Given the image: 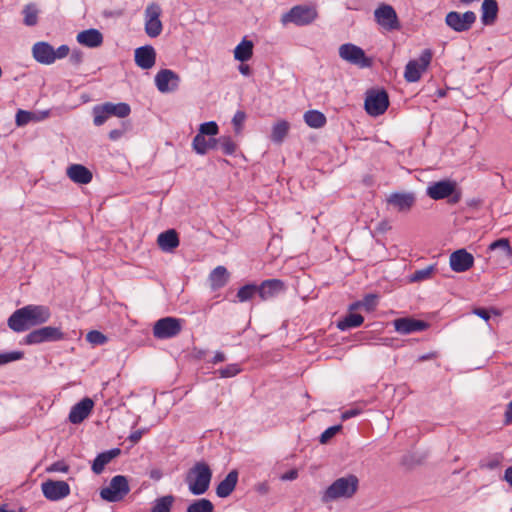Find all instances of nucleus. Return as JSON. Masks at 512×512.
<instances>
[{"instance_id": "nucleus-63", "label": "nucleus", "mask_w": 512, "mask_h": 512, "mask_svg": "<svg viewBox=\"0 0 512 512\" xmlns=\"http://www.w3.org/2000/svg\"><path fill=\"white\" fill-rule=\"evenodd\" d=\"M505 423L506 424L512 423V401L508 404L506 411H505Z\"/></svg>"}, {"instance_id": "nucleus-11", "label": "nucleus", "mask_w": 512, "mask_h": 512, "mask_svg": "<svg viewBox=\"0 0 512 512\" xmlns=\"http://www.w3.org/2000/svg\"><path fill=\"white\" fill-rule=\"evenodd\" d=\"M389 106V97L385 90H370L365 99V110L371 116L384 114Z\"/></svg>"}, {"instance_id": "nucleus-55", "label": "nucleus", "mask_w": 512, "mask_h": 512, "mask_svg": "<svg viewBox=\"0 0 512 512\" xmlns=\"http://www.w3.org/2000/svg\"><path fill=\"white\" fill-rule=\"evenodd\" d=\"M69 60L73 65L78 66L83 61V53L80 50H73Z\"/></svg>"}, {"instance_id": "nucleus-2", "label": "nucleus", "mask_w": 512, "mask_h": 512, "mask_svg": "<svg viewBox=\"0 0 512 512\" xmlns=\"http://www.w3.org/2000/svg\"><path fill=\"white\" fill-rule=\"evenodd\" d=\"M359 488V479L354 474H347L333 481L323 492L321 500L324 503L338 499L352 498Z\"/></svg>"}, {"instance_id": "nucleus-22", "label": "nucleus", "mask_w": 512, "mask_h": 512, "mask_svg": "<svg viewBox=\"0 0 512 512\" xmlns=\"http://www.w3.org/2000/svg\"><path fill=\"white\" fill-rule=\"evenodd\" d=\"M135 63L142 69H150L155 65L156 52L151 45H145L135 50Z\"/></svg>"}, {"instance_id": "nucleus-14", "label": "nucleus", "mask_w": 512, "mask_h": 512, "mask_svg": "<svg viewBox=\"0 0 512 512\" xmlns=\"http://www.w3.org/2000/svg\"><path fill=\"white\" fill-rule=\"evenodd\" d=\"M376 22L385 30L393 31L400 28V23L396 11L391 5L381 4L375 11Z\"/></svg>"}, {"instance_id": "nucleus-4", "label": "nucleus", "mask_w": 512, "mask_h": 512, "mask_svg": "<svg viewBox=\"0 0 512 512\" xmlns=\"http://www.w3.org/2000/svg\"><path fill=\"white\" fill-rule=\"evenodd\" d=\"M317 18V11L313 7L305 5H296L281 17V23L287 25L293 23L297 26H306L311 24Z\"/></svg>"}, {"instance_id": "nucleus-33", "label": "nucleus", "mask_w": 512, "mask_h": 512, "mask_svg": "<svg viewBox=\"0 0 512 512\" xmlns=\"http://www.w3.org/2000/svg\"><path fill=\"white\" fill-rule=\"evenodd\" d=\"M289 129L290 124L285 120H281L275 123L272 127V132L270 136L272 142L276 144H281L288 135Z\"/></svg>"}, {"instance_id": "nucleus-48", "label": "nucleus", "mask_w": 512, "mask_h": 512, "mask_svg": "<svg viewBox=\"0 0 512 512\" xmlns=\"http://www.w3.org/2000/svg\"><path fill=\"white\" fill-rule=\"evenodd\" d=\"M86 339L89 343L94 345H102L107 342V337L97 330H92L87 333Z\"/></svg>"}, {"instance_id": "nucleus-49", "label": "nucleus", "mask_w": 512, "mask_h": 512, "mask_svg": "<svg viewBox=\"0 0 512 512\" xmlns=\"http://www.w3.org/2000/svg\"><path fill=\"white\" fill-rule=\"evenodd\" d=\"M240 371L238 364H229L225 368L219 369L218 373L222 378H230L236 376Z\"/></svg>"}, {"instance_id": "nucleus-47", "label": "nucleus", "mask_w": 512, "mask_h": 512, "mask_svg": "<svg viewBox=\"0 0 512 512\" xmlns=\"http://www.w3.org/2000/svg\"><path fill=\"white\" fill-rule=\"evenodd\" d=\"M24 357V353L22 351H11L0 353V366L5 365L7 363L20 360Z\"/></svg>"}, {"instance_id": "nucleus-16", "label": "nucleus", "mask_w": 512, "mask_h": 512, "mask_svg": "<svg viewBox=\"0 0 512 512\" xmlns=\"http://www.w3.org/2000/svg\"><path fill=\"white\" fill-rule=\"evenodd\" d=\"M180 84L179 75L170 69H162L155 76V85L161 93L176 91Z\"/></svg>"}, {"instance_id": "nucleus-5", "label": "nucleus", "mask_w": 512, "mask_h": 512, "mask_svg": "<svg viewBox=\"0 0 512 512\" xmlns=\"http://www.w3.org/2000/svg\"><path fill=\"white\" fill-rule=\"evenodd\" d=\"M130 487L128 480L123 475L114 476L109 485L100 491V496L108 502H119L129 493Z\"/></svg>"}, {"instance_id": "nucleus-60", "label": "nucleus", "mask_w": 512, "mask_h": 512, "mask_svg": "<svg viewBox=\"0 0 512 512\" xmlns=\"http://www.w3.org/2000/svg\"><path fill=\"white\" fill-rule=\"evenodd\" d=\"M473 313L485 321H488L490 319V313L487 309L476 308V309H474Z\"/></svg>"}, {"instance_id": "nucleus-19", "label": "nucleus", "mask_w": 512, "mask_h": 512, "mask_svg": "<svg viewBox=\"0 0 512 512\" xmlns=\"http://www.w3.org/2000/svg\"><path fill=\"white\" fill-rule=\"evenodd\" d=\"M94 406L92 399L86 397L72 406L68 419L72 424L83 422L91 413Z\"/></svg>"}, {"instance_id": "nucleus-38", "label": "nucleus", "mask_w": 512, "mask_h": 512, "mask_svg": "<svg viewBox=\"0 0 512 512\" xmlns=\"http://www.w3.org/2000/svg\"><path fill=\"white\" fill-rule=\"evenodd\" d=\"M187 512H214V505L209 499H197L187 507Z\"/></svg>"}, {"instance_id": "nucleus-57", "label": "nucleus", "mask_w": 512, "mask_h": 512, "mask_svg": "<svg viewBox=\"0 0 512 512\" xmlns=\"http://www.w3.org/2000/svg\"><path fill=\"white\" fill-rule=\"evenodd\" d=\"M125 131H126L125 127L113 129L109 132V139L112 141H116L124 135Z\"/></svg>"}, {"instance_id": "nucleus-24", "label": "nucleus", "mask_w": 512, "mask_h": 512, "mask_svg": "<svg viewBox=\"0 0 512 512\" xmlns=\"http://www.w3.org/2000/svg\"><path fill=\"white\" fill-rule=\"evenodd\" d=\"M67 176L77 184H88L92 180L91 171L81 164H72L67 168Z\"/></svg>"}, {"instance_id": "nucleus-6", "label": "nucleus", "mask_w": 512, "mask_h": 512, "mask_svg": "<svg viewBox=\"0 0 512 512\" xmlns=\"http://www.w3.org/2000/svg\"><path fill=\"white\" fill-rule=\"evenodd\" d=\"M427 195L433 200H441L451 196V203H458L461 194L456 191V183L450 180H441L431 183L426 190Z\"/></svg>"}, {"instance_id": "nucleus-10", "label": "nucleus", "mask_w": 512, "mask_h": 512, "mask_svg": "<svg viewBox=\"0 0 512 512\" xmlns=\"http://www.w3.org/2000/svg\"><path fill=\"white\" fill-rule=\"evenodd\" d=\"M183 320L164 317L155 322L153 335L157 339H169L177 336L182 330Z\"/></svg>"}, {"instance_id": "nucleus-9", "label": "nucleus", "mask_w": 512, "mask_h": 512, "mask_svg": "<svg viewBox=\"0 0 512 512\" xmlns=\"http://www.w3.org/2000/svg\"><path fill=\"white\" fill-rule=\"evenodd\" d=\"M62 339H64V333L61 328L45 326L28 333L24 338V343L27 345H36L45 342H56Z\"/></svg>"}, {"instance_id": "nucleus-43", "label": "nucleus", "mask_w": 512, "mask_h": 512, "mask_svg": "<svg viewBox=\"0 0 512 512\" xmlns=\"http://www.w3.org/2000/svg\"><path fill=\"white\" fill-rule=\"evenodd\" d=\"M104 107L102 104L96 105L92 109V113L94 116L93 123L95 126L103 125L111 116L109 113L104 111Z\"/></svg>"}, {"instance_id": "nucleus-62", "label": "nucleus", "mask_w": 512, "mask_h": 512, "mask_svg": "<svg viewBox=\"0 0 512 512\" xmlns=\"http://www.w3.org/2000/svg\"><path fill=\"white\" fill-rule=\"evenodd\" d=\"M255 490L262 495H265L269 492V485L267 482H261L255 485Z\"/></svg>"}, {"instance_id": "nucleus-12", "label": "nucleus", "mask_w": 512, "mask_h": 512, "mask_svg": "<svg viewBox=\"0 0 512 512\" xmlns=\"http://www.w3.org/2000/svg\"><path fill=\"white\" fill-rule=\"evenodd\" d=\"M161 12V7L155 2L150 3L145 9V32L151 38L159 36L162 32Z\"/></svg>"}, {"instance_id": "nucleus-7", "label": "nucleus", "mask_w": 512, "mask_h": 512, "mask_svg": "<svg viewBox=\"0 0 512 512\" xmlns=\"http://www.w3.org/2000/svg\"><path fill=\"white\" fill-rule=\"evenodd\" d=\"M338 53L341 59L360 68L372 66V59L367 57L364 50L355 44H342L338 49Z\"/></svg>"}, {"instance_id": "nucleus-61", "label": "nucleus", "mask_w": 512, "mask_h": 512, "mask_svg": "<svg viewBox=\"0 0 512 512\" xmlns=\"http://www.w3.org/2000/svg\"><path fill=\"white\" fill-rule=\"evenodd\" d=\"M143 433L144 430H136L129 435L128 439L131 443L136 444L141 439Z\"/></svg>"}, {"instance_id": "nucleus-34", "label": "nucleus", "mask_w": 512, "mask_h": 512, "mask_svg": "<svg viewBox=\"0 0 512 512\" xmlns=\"http://www.w3.org/2000/svg\"><path fill=\"white\" fill-rule=\"evenodd\" d=\"M304 121L309 127L318 129L326 124V117L318 110H309L304 113Z\"/></svg>"}, {"instance_id": "nucleus-41", "label": "nucleus", "mask_w": 512, "mask_h": 512, "mask_svg": "<svg viewBox=\"0 0 512 512\" xmlns=\"http://www.w3.org/2000/svg\"><path fill=\"white\" fill-rule=\"evenodd\" d=\"M503 460V456L500 453L493 454L485 459H482L479 463L480 469L494 470L500 466Z\"/></svg>"}, {"instance_id": "nucleus-31", "label": "nucleus", "mask_w": 512, "mask_h": 512, "mask_svg": "<svg viewBox=\"0 0 512 512\" xmlns=\"http://www.w3.org/2000/svg\"><path fill=\"white\" fill-rule=\"evenodd\" d=\"M104 107V111L109 113L110 116H116L118 118H125L127 117L130 112V106L127 103L120 102V103H112V102H106L102 104Z\"/></svg>"}, {"instance_id": "nucleus-44", "label": "nucleus", "mask_w": 512, "mask_h": 512, "mask_svg": "<svg viewBox=\"0 0 512 512\" xmlns=\"http://www.w3.org/2000/svg\"><path fill=\"white\" fill-rule=\"evenodd\" d=\"M219 132V127L216 122L209 121L202 123L199 127V131L196 135H202V137H214Z\"/></svg>"}, {"instance_id": "nucleus-46", "label": "nucleus", "mask_w": 512, "mask_h": 512, "mask_svg": "<svg viewBox=\"0 0 512 512\" xmlns=\"http://www.w3.org/2000/svg\"><path fill=\"white\" fill-rule=\"evenodd\" d=\"M490 250H496L499 249L503 252V254L507 257H510L512 255V248L510 246V243L508 239L501 238L494 242H492L489 246Z\"/></svg>"}, {"instance_id": "nucleus-52", "label": "nucleus", "mask_w": 512, "mask_h": 512, "mask_svg": "<svg viewBox=\"0 0 512 512\" xmlns=\"http://www.w3.org/2000/svg\"><path fill=\"white\" fill-rule=\"evenodd\" d=\"M246 114L244 111H237L232 119V124L234 126L235 132L240 133L243 123L245 122Z\"/></svg>"}, {"instance_id": "nucleus-29", "label": "nucleus", "mask_w": 512, "mask_h": 512, "mask_svg": "<svg viewBox=\"0 0 512 512\" xmlns=\"http://www.w3.org/2000/svg\"><path fill=\"white\" fill-rule=\"evenodd\" d=\"M415 202L412 193H394L388 198V203L395 206L399 211L409 210Z\"/></svg>"}, {"instance_id": "nucleus-21", "label": "nucleus", "mask_w": 512, "mask_h": 512, "mask_svg": "<svg viewBox=\"0 0 512 512\" xmlns=\"http://www.w3.org/2000/svg\"><path fill=\"white\" fill-rule=\"evenodd\" d=\"M257 287L258 294L262 300L276 297L285 290L284 282L279 279L265 280Z\"/></svg>"}, {"instance_id": "nucleus-45", "label": "nucleus", "mask_w": 512, "mask_h": 512, "mask_svg": "<svg viewBox=\"0 0 512 512\" xmlns=\"http://www.w3.org/2000/svg\"><path fill=\"white\" fill-rule=\"evenodd\" d=\"M435 267L433 265H429L423 269L416 270L411 276V282H421L427 280L431 277L434 272Z\"/></svg>"}, {"instance_id": "nucleus-40", "label": "nucleus", "mask_w": 512, "mask_h": 512, "mask_svg": "<svg viewBox=\"0 0 512 512\" xmlns=\"http://www.w3.org/2000/svg\"><path fill=\"white\" fill-rule=\"evenodd\" d=\"M217 142L218 149H220L225 155H233L236 152L237 144L230 136H221L217 138Z\"/></svg>"}, {"instance_id": "nucleus-20", "label": "nucleus", "mask_w": 512, "mask_h": 512, "mask_svg": "<svg viewBox=\"0 0 512 512\" xmlns=\"http://www.w3.org/2000/svg\"><path fill=\"white\" fill-rule=\"evenodd\" d=\"M32 54L41 64L50 65L55 62V49L47 42L41 41L33 45Z\"/></svg>"}, {"instance_id": "nucleus-28", "label": "nucleus", "mask_w": 512, "mask_h": 512, "mask_svg": "<svg viewBox=\"0 0 512 512\" xmlns=\"http://www.w3.org/2000/svg\"><path fill=\"white\" fill-rule=\"evenodd\" d=\"M159 247L165 252H171L179 245L177 232L173 229L159 234L157 238Z\"/></svg>"}, {"instance_id": "nucleus-37", "label": "nucleus", "mask_w": 512, "mask_h": 512, "mask_svg": "<svg viewBox=\"0 0 512 512\" xmlns=\"http://www.w3.org/2000/svg\"><path fill=\"white\" fill-rule=\"evenodd\" d=\"M174 501L175 497L173 495H166L157 498L153 502L150 512H170Z\"/></svg>"}, {"instance_id": "nucleus-15", "label": "nucleus", "mask_w": 512, "mask_h": 512, "mask_svg": "<svg viewBox=\"0 0 512 512\" xmlns=\"http://www.w3.org/2000/svg\"><path fill=\"white\" fill-rule=\"evenodd\" d=\"M43 495L51 501H58L70 494V486L65 481L47 480L41 484Z\"/></svg>"}, {"instance_id": "nucleus-59", "label": "nucleus", "mask_w": 512, "mask_h": 512, "mask_svg": "<svg viewBox=\"0 0 512 512\" xmlns=\"http://www.w3.org/2000/svg\"><path fill=\"white\" fill-rule=\"evenodd\" d=\"M298 477V471L296 469L289 470L288 472L281 475L280 479L282 481H291L295 480Z\"/></svg>"}, {"instance_id": "nucleus-27", "label": "nucleus", "mask_w": 512, "mask_h": 512, "mask_svg": "<svg viewBox=\"0 0 512 512\" xmlns=\"http://www.w3.org/2000/svg\"><path fill=\"white\" fill-rule=\"evenodd\" d=\"M192 148L197 154L205 155L210 149H218L217 138L195 135L192 141Z\"/></svg>"}, {"instance_id": "nucleus-53", "label": "nucleus", "mask_w": 512, "mask_h": 512, "mask_svg": "<svg viewBox=\"0 0 512 512\" xmlns=\"http://www.w3.org/2000/svg\"><path fill=\"white\" fill-rule=\"evenodd\" d=\"M33 118V113L19 110L16 114V124L18 126L26 125Z\"/></svg>"}, {"instance_id": "nucleus-36", "label": "nucleus", "mask_w": 512, "mask_h": 512, "mask_svg": "<svg viewBox=\"0 0 512 512\" xmlns=\"http://www.w3.org/2000/svg\"><path fill=\"white\" fill-rule=\"evenodd\" d=\"M364 321L362 315L357 313H349L342 320L338 321L337 327L338 329L345 331L350 328L359 327Z\"/></svg>"}, {"instance_id": "nucleus-54", "label": "nucleus", "mask_w": 512, "mask_h": 512, "mask_svg": "<svg viewBox=\"0 0 512 512\" xmlns=\"http://www.w3.org/2000/svg\"><path fill=\"white\" fill-rule=\"evenodd\" d=\"M47 471L48 472H62V473H67L69 471V466L63 462V461H57L53 464H51L48 468H47Z\"/></svg>"}, {"instance_id": "nucleus-56", "label": "nucleus", "mask_w": 512, "mask_h": 512, "mask_svg": "<svg viewBox=\"0 0 512 512\" xmlns=\"http://www.w3.org/2000/svg\"><path fill=\"white\" fill-rule=\"evenodd\" d=\"M69 52L70 48L68 45L64 44L59 46L57 50H55V60L65 58L66 56H68Z\"/></svg>"}, {"instance_id": "nucleus-35", "label": "nucleus", "mask_w": 512, "mask_h": 512, "mask_svg": "<svg viewBox=\"0 0 512 512\" xmlns=\"http://www.w3.org/2000/svg\"><path fill=\"white\" fill-rule=\"evenodd\" d=\"M211 285L214 289L223 287L228 281V271L224 266H217L210 274Z\"/></svg>"}, {"instance_id": "nucleus-17", "label": "nucleus", "mask_w": 512, "mask_h": 512, "mask_svg": "<svg viewBox=\"0 0 512 512\" xmlns=\"http://www.w3.org/2000/svg\"><path fill=\"white\" fill-rule=\"evenodd\" d=\"M393 325L396 332L402 335L424 331L429 327L427 322L410 317L398 318L393 321Z\"/></svg>"}, {"instance_id": "nucleus-58", "label": "nucleus", "mask_w": 512, "mask_h": 512, "mask_svg": "<svg viewBox=\"0 0 512 512\" xmlns=\"http://www.w3.org/2000/svg\"><path fill=\"white\" fill-rule=\"evenodd\" d=\"M359 414H360V410L359 409H357V408L349 409V410H346L345 412H343L341 414V419L343 421H345V420H348V419H350L352 417H355V416H357Z\"/></svg>"}, {"instance_id": "nucleus-3", "label": "nucleus", "mask_w": 512, "mask_h": 512, "mask_svg": "<svg viewBox=\"0 0 512 512\" xmlns=\"http://www.w3.org/2000/svg\"><path fill=\"white\" fill-rule=\"evenodd\" d=\"M212 470L204 461L196 462L186 474V483L193 495L204 494L210 486Z\"/></svg>"}, {"instance_id": "nucleus-39", "label": "nucleus", "mask_w": 512, "mask_h": 512, "mask_svg": "<svg viewBox=\"0 0 512 512\" xmlns=\"http://www.w3.org/2000/svg\"><path fill=\"white\" fill-rule=\"evenodd\" d=\"M24 15V24L27 26H35L38 22L39 10L34 3L27 4L22 11Z\"/></svg>"}, {"instance_id": "nucleus-42", "label": "nucleus", "mask_w": 512, "mask_h": 512, "mask_svg": "<svg viewBox=\"0 0 512 512\" xmlns=\"http://www.w3.org/2000/svg\"><path fill=\"white\" fill-rule=\"evenodd\" d=\"M256 293H258V287L254 284H247L242 286L237 292V298L240 302H246L250 300Z\"/></svg>"}, {"instance_id": "nucleus-51", "label": "nucleus", "mask_w": 512, "mask_h": 512, "mask_svg": "<svg viewBox=\"0 0 512 512\" xmlns=\"http://www.w3.org/2000/svg\"><path fill=\"white\" fill-rule=\"evenodd\" d=\"M378 296L375 294L366 295L362 301H359V304H362L367 311L373 310L377 305Z\"/></svg>"}, {"instance_id": "nucleus-23", "label": "nucleus", "mask_w": 512, "mask_h": 512, "mask_svg": "<svg viewBox=\"0 0 512 512\" xmlns=\"http://www.w3.org/2000/svg\"><path fill=\"white\" fill-rule=\"evenodd\" d=\"M76 39L79 44L88 48H96L101 46L103 43L102 33L94 28L79 32Z\"/></svg>"}, {"instance_id": "nucleus-30", "label": "nucleus", "mask_w": 512, "mask_h": 512, "mask_svg": "<svg viewBox=\"0 0 512 512\" xmlns=\"http://www.w3.org/2000/svg\"><path fill=\"white\" fill-rule=\"evenodd\" d=\"M482 17L481 20L484 25L493 24L497 18L498 4L496 0H484L482 3Z\"/></svg>"}, {"instance_id": "nucleus-1", "label": "nucleus", "mask_w": 512, "mask_h": 512, "mask_svg": "<svg viewBox=\"0 0 512 512\" xmlns=\"http://www.w3.org/2000/svg\"><path fill=\"white\" fill-rule=\"evenodd\" d=\"M50 317L49 307L29 304L15 310L8 318L7 324L11 330L19 333L48 322Z\"/></svg>"}, {"instance_id": "nucleus-32", "label": "nucleus", "mask_w": 512, "mask_h": 512, "mask_svg": "<svg viewBox=\"0 0 512 512\" xmlns=\"http://www.w3.org/2000/svg\"><path fill=\"white\" fill-rule=\"evenodd\" d=\"M253 55V43L243 39L234 50V58L240 62L248 61Z\"/></svg>"}, {"instance_id": "nucleus-13", "label": "nucleus", "mask_w": 512, "mask_h": 512, "mask_svg": "<svg viewBox=\"0 0 512 512\" xmlns=\"http://www.w3.org/2000/svg\"><path fill=\"white\" fill-rule=\"evenodd\" d=\"M476 21V14L473 11L459 13L449 12L445 17V23L456 32L468 31Z\"/></svg>"}, {"instance_id": "nucleus-64", "label": "nucleus", "mask_w": 512, "mask_h": 512, "mask_svg": "<svg viewBox=\"0 0 512 512\" xmlns=\"http://www.w3.org/2000/svg\"><path fill=\"white\" fill-rule=\"evenodd\" d=\"M503 480L512 487V465L505 470Z\"/></svg>"}, {"instance_id": "nucleus-25", "label": "nucleus", "mask_w": 512, "mask_h": 512, "mask_svg": "<svg viewBox=\"0 0 512 512\" xmlns=\"http://www.w3.org/2000/svg\"><path fill=\"white\" fill-rule=\"evenodd\" d=\"M237 482L238 471L234 469L217 485L216 495L220 498L228 497L234 491Z\"/></svg>"}, {"instance_id": "nucleus-18", "label": "nucleus", "mask_w": 512, "mask_h": 512, "mask_svg": "<svg viewBox=\"0 0 512 512\" xmlns=\"http://www.w3.org/2000/svg\"><path fill=\"white\" fill-rule=\"evenodd\" d=\"M449 263L454 272H465L473 266L474 257L465 249H459L450 255Z\"/></svg>"}, {"instance_id": "nucleus-26", "label": "nucleus", "mask_w": 512, "mask_h": 512, "mask_svg": "<svg viewBox=\"0 0 512 512\" xmlns=\"http://www.w3.org/2000/svg\"><path fill=\"white\" fill-rule=\"evenodd\" d=\"M120 454L121 450L119 448H113L98 454L92 463V471L97 475L101 474L105 466Z\"/></svg>"}, {"instance_id": "nucleus-8", "label": "nucleus", "mask_w": 512, "mask_h": 512, "mask_svg": "<svg viewBox=\"0 0 512 512\" xmlns=\"http://www.w3.org/2000/svg\"><path fill=\"white\" fill-rule=\"evenodd\" d=\"M432 60V52L430 49L422 51L419 59L410 60L404 71V78L409 83H414L420 80L421 75L425 72Z\"/></svg>"}, {"instance_id": "nucleus-50", "label": "nucleus", "mask_w": 512, "mask_h": 512, "mask_svg": "<svg viewBox=\"0 0 512 512\" xmlns=\"http://www.w3.org/2000/svg\"><path fill=\"white\" fill-rule=\"evenodd\" d=\"M341 425H335L327 428L320 436V443L326 444L331 438H333L340 430Z\"/></svg>"}]
</instances>
